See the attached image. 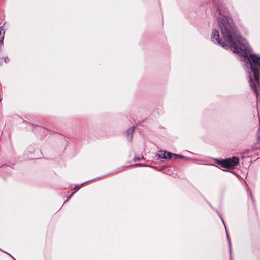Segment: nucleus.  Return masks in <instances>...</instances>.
I'll use <instances>...</instances> for the list:
<instances>
[{
	"instance_id": "nucleus-1",
	"label": "nucleus",
	"mask_w": 260,
	"mask_h": 260,
	"mask_svg": "<svg viewBox=\"0 0 260 260\" xmlns=\"http://www.w3.org/2000/svg\"><path fill=\"white\" fill-rule=\"evenodd\" d=\"M227 9L222 10L218 6L216 12V16L218 26L220 29L223 39L228 41L231 46V50L235 53L242 56L243 61L249 64L251 71L253 73L257 85L252 82V76L249 73V82L251 89L258 97V91L257 88L260 86L259 71L260 56L251 54L252 49L246 40L237 33L232 19L226 15Z\"/></svg>"
},
{
	"instance_id": "nucleus-2",
	"label": "nucleus",
	"mask_w": 260,
	"mask_h": 260,
	"mask_svg": "<svg viewBox=\"0 0 260 260\" xmlns=\"http://www.w3.org/2000/svg\"><path fill=\"white\" fill-rule=\"evenodd\" d=\"M211 40L213 42L215 43H216L219 45H221L222 47H223L224 48L228 49V48H230V49H231V46L228 41L224 39L225 41H226V43H228L227 45L224 41H222V39L220 37L219 33L218 30H214L213 31V32L211 35Z\"/></svg>"
},
{
	"instance_id": "nucleus-3",
	"label": "nucleus",
	"mask_w": 260,
	"mask_h": 260,
	"mask_svg": "<svg viewBox=\"0 0 260 260\" xmlns=\"http://www.w3.org/2000/svg\"><path fill=\"white\" fill-rule=\"evenodd\" d=\"M239 159L236 157L223 160H218V164L224 168L232 169L239 163Z\"/></svg>"
},
{
	"instance_id": "nucleus-4",
	"label": "nucleus",
	"mask_w": 260,
	"mask_h": 260,
	"mask_svg": "<svg viewBox=\"0 0 260 260\" xmlns=\"http://www.w3.org/2000/svg\"><path fill=\"white\" fill-rule=\"evenodd\" d=\"M157 157L159 158L164 159H171L173 157V154L170 152L164 151H159L157 155Z\"/></svg>"
},
{
	"instance_id": "nucleus-5",
	"label": "nucleus",
	"mask_w": 260,
	"mask_h": 260,
	"mask_svg": "<svg viewBox=\"0 0 260 260\" xmlns=\"http://www.w3.org/2000/svg\"><path fill=\"white\" fill-rule=\"evenodd\" d=\"M135 127L133 126L129 129H128L126 131V137L128 141L131 142L133 139V135L135 131Z\"/></svg>"
},
{
	"instance_id": "nucleus-6",
	"label": "nucleus",
	"mask_w": 260,
	"mask_h": 260,
	"mask_svg": "<svg viewBox=\"0 0 260 260\" xmlns=\"http://www.w3.org/2000/svg\"><path fill=\"white\" fill-rule=\"evenodd\" d=\"M4 37V32L2 31V27H0V44L3 43Z\"/></svg>"
},
{
	"instance_id": "nucleus-7",
	"label": "nucleus",
	"mask_w": 260,
	"mask_h": 260,
	"mask_svg": "<svg viewBox=\"0 0 260 260\" xmlns=\"http://www.w3.org/2000/svg\"><path fill=\"white\" fill-rule=\"evenodd\" d=\"M226 235H227V237H228V242H229V249H230V254L231 253V241H230V238L229 237V235H228V232H226Z\"/></svg>"
},
{
	"instance_id": "nucleus-8",
	"label": "nucleus",
	"mask_w": 260,
	"mask_h": 260,
	"mask_svg": "<svg viewBox=\"0 0 260 260\" xmlns=\"http://www.w3.org/2000/svg\"><path fill=\"white\" fill-rule=\"evenodd\" d=\"M173 156H174V159H176L178 158H184V157L182 155H178L177 154H173Z\"/></svg>"
},
{
	"instance_id": "nucleus-9",
	"label": "nucleus",
	"mask_w": 260,
	"mask_h": 260,
	"mask_svg": "<svg viewBox=\"0 0 260 260\" xmlns=\"http://www.w3.org/2000/svg\"><path fill=\"white\" fill-rule=\"evenodd\" d=\"M142 159H144V157L142 156V157H134L133 160L134 161H140Z\"/></svg>"
},
{
	"instance_id": "nucleus-10",
	"label": "nucleus",
	"mask_w": 260,
	"mask_h": 260,
	"mask_svg": "<svg viewBox=\"0 0 260 260\" xmlns=\"http://www.w3.org/2000/svg\"><path fill=\"white\" fill-rule=\"evenodd\" d=\"M79 188L78 187V186H76V187H75V189H76V190H75V191L74 192H76V191L79 189Z\"/></svg>"
},
{
	"instance_id": "nucleus-11",
	"label": "nucleus",
	"mask_w": 260,
	"mask_h": 260,
	"mask_svg": "<svg viewBox=\"0 0 260 260\" xmlns=\"http://www.w3.org/2000/svg\"><path fill=\"white\" fill-rule=\"evenodd\" d=\"M7 59H8V58H5L4 59L5 62L6 63H7Z\"/></svg>"
},
{
	"instance_id": "nucleus-12",
	"label": "nucleus",
	"mask_w": 260,
	"mask_h": 260,
	"mask_svg": "<svg viewBox=\"0 0 260 260\" xmlns=\"http://www.w3.org/2000/svg\"><path fill=\"white\" fill-rule=\"evenodd\" d=\"M221 220H222V221L223 223H224V226H225V223H224V220H223V218H222V217H221Z\"/></svg>"
},
{
	"instance_id": "nucleus-13",
	"label": "nucleus",
	"mask_w": 260,
	"mask_h": 260,
	"mask_svg": "<svg viewBox=\"0 0 260 260\" xmlns=\"http://www.w3.org/2000/svg\"><path fill=\"white\" fill-rule=\"evenodd\" d=\"M136 165H137V166H143L141 164H137Z\"/></svg>"
},
{
	"instance_id": "nucleus-14",
	"label": "nucleus",
	"mask_w": 260,
	"mask_h": 260,
	"mask_svg": "<svg viewBox=\"0 0 260 260\" xmlns=\"http://www.w3.org/2000/svg\"><path fill=\"white\" fill-rule=\"evenodd\" d=\"M10 256L12 257V258L14 260H16V259H15L13 256H12L11 255H10Z\"/></svg>"
},
{
	"instance_id": "nucleus-15",
	"label": "nucleus",
	"mask_w": 260,
	"mask_h": 260,
	"mask_svg": "<svg viewBox=\"0 0 260 260\" xmlns=\"http://www.w3.org/2000/svg\"><path fill=\"white\" fill-rule=\"evenodd\" d=\"M87 182H85V183H83L82 184H84L85 183H86Z\"/></svg>"
}]
</instances>
